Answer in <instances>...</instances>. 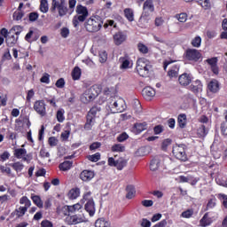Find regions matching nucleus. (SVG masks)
<instances>
[{
    "mask_svg": "<svg viewBox=\"0 0 227 227\" xmlns=\"http://www.w3.org/2000/svg\"><path fill=\"white\" fill-rule=\"evenodd\" d=\"M75 12L76 15L73 18V26L77 27L80 22H84L88 19L90 12H88V8L82 4H78Z\"/></svg>",
    "mask_w": 227,
    "mask_h": 227,
    "instance_id": "7ed1b4c3",
    "label": "nucleus"
},
{
    "mask_svg": "<svg viewBox=\"0 0 227 227\" xmlns=\"http://www.w3.org/2000/svg\"><path fill=\"white\" fill-rule=\"evenodd\" d=\"M112 152H125V146L121 144H115L112 146Z\"/></svg>",
    "mask_w": 227,
    "mask_h": 227,
    "instance_id": "864d4df0",
    "label": "nucleus"
},
{
    "mask_svg": "<svg viewBox=\"0 0 227 227\" xmlns=\"http://www.w3.org/2000/svg\"><path fill=\"white\" fill-rule=\"evenodd\" d=\"M175 19H176L179 22H187V13L183 12V13H179L176 14L175 16Z\"/></svg>",
    "mask_w": 227,
    "mask_h": 227,
    "instance_id": "603ef678",
    "label": "nucleus"
},
{
    "mask_svg": "<svg viewBox=\"0 0 227 227\" xmlns=\"http://www.w3.org/2000/svg\"><path fill=\"white\" fill-rule=\"evenodd\" d=\"M120 61L121 63V68H129L130 66V59L129 57H121L120 58Z\"/></svg>",
    "mask_w": 227,
    "mask_h": 227,
    "instance_id": "37998d69",
    "label": "nucleus"
},
{
    "mask_svg": "<svg viewBox=\"0 0 227 227\" xmlns=\"http://www.w3.org/2000/svg\"><path fill=\"white\" fill-rule=\"evenodd\" d=\"M40 12H42V13H47V12H49V1L41 0Z\"/></svg>",
    "mask_w": 227,
    "mask_h": 227,
    "instance_id": "58836bf2",
    "label": "nucleus"
},
{
    "mask_svg": "<svg viewBox=\"0 0 227 227\" xmlns=\"http://www.w3.org/2000/svg\"><path fill=\"white\" fill-rule=\"evenodd\" d=\"M80 178L82 182H90L95 178V172L93 170H83L80 174Z\"/></svg>",
    "mask_w": 227,
    "mask_h": 227,
    "instance_id": "dca6fc26",
    "label": "nucleus"
},
{
    "mask_svg": "<svg viewBox=\"0 0 227 227\" xmlns=\"http://www.w3.org/2000/svg\"><path fill=\"white\" fill-rule=\"evenodd\" d=\"M93 125H95V119H93V117H90V115H87L84 130H91V129H93Z\"/></svg>",
    "mask_w": 227,
    "mask_h": 227,
    "instance_id": "72a5a7b5",
    "label": "nucleus"
},
{
    "mask_svg": "<svg viewBox=\"0 0 227 227\" xmlns=\"http://www.w3.org/2000/svg\"><path fill=\"white\" fill-rule=\"evenodd\" d=\"M139 52H142V54H148V47L143 43H138L137 45Z\"/></svg>",
    "mask_w": 227,
    "mask_h": 227,
    "instance_id": "e2e57ef3",
    "label": "nucleus"
},
{
    "mask_svg": "<svg viewBox=\"0 0 227 227\" xmlns=\"http://www.w3.org/2000/svg\"><path fill=\"white\" fill-rule=\"evenodd\" d=\"M126 198L128 200H132V198H134V196H136V187H134V185L129 184L126 187Z\"/></svg>",
    "mask_w": 227,
    "mask_h": 227,
    "instance_id": "c756f323",
    "label": "nucleus"
},
{
    "mask_svg": "<svg viewBox=\"0 0 227 227\" xmlns=\"http://www.w3.org/2000/svg\"><path fill=\"white\" fill-rule=\"evenodd\" d=\"M31 200L33 203L36 205V207H38L39 208H43V202L42 201V199L40 198V196L32 195Z\"/></svg>",
    "mask_w": 227,
    "mask_h": 227,
    "instance_id": "e433bc0d",
    "label": "nucleus"
},
{
    "mask_svg": "<svg viewBox=\"0 0 227 227\" xmlns=\"http://www.w3.org/2000/svg\"><path fill=\"white\" fill-rule=\"evenodd\" d=\"M142 95L145 100H152L155 97V90L152 87H145L142 90Z\"/></svg>",
    "mask_w": 227,
    "mask_h": 227,
    "instance_id": "aec40b11",
    "label": "nucleus"
},
{
    "mask_svg": "<svg viewBox=\"0 0 227 227\" xmlns=\"http://www.w3.org/2000/svg\"><path fill=\"white\" fill-rule=\"evenodd\" d=\"M87 159L90 160V162H98V160L100 159V153H96L92 155H89Z\"/></svg>",
    "mask_w": 227,
    "mask_h": 227,
    "instance_id": "5fc2aeb1",
    "label": "nucleus"
},
{
    "mask_svg": "<svg viewBox=\"0 0 227 227\" xmlns=\"http://www.w3.org/2000/svg\"><path fill=\"white\" fill-rule=\"evenodd\" d=\"M190 91H192V93H200V91H203V84L201 83V81L196 80L192 82L191 86L189 87Z\"/></svg>",
    "mask_w": 227,
    "mask_h": 227,
    "instance_id": "6ab92c4d",
    "label": "nucleus"
},
{
    "mask_svg": "<svg viewBox=\"0 0 227 227\" xmlns=\"http://www.w3.org/2000/svg\"><path fill=\"white\" fill-rule=\"evenodd\" d=\"M56 10H58L59 17H65L68 12L67 0H52L51 11L56 12Z\"/></svg>",
    "mask_w": 227,
    "mask_h": 227,
    "instance_id": "423d86ee",
    "label": "nucleus"
},
{
    "mask_svg": "<svg viewBox=\"0 0 227 227\" xmlns=\"http://www.w3.org/2000/svg\"><path fill=\"white\" fill-rule=\"evenodd\" d=\"M171 143H172V140L170 138H167V139L163 140L162 145H161L162 150L167 151L168 146H171Z\"/></svg>",
    "mask_w": 227,
    "mask_h": 227,
    "instance_id": "052dcab7",
    "label": "nucleus"
},
{
    "mask_svg": "<svg viewBox=\"0 0 227 227\" xmlns=\"http://www.w3.org/2000/svg\"><path fill=\"white\" fill-rule=\"evenodd\" d=\"M101 111H102V108L100 106H93L89 111L87 116H90V118H93L95 120L97 118V115L100 114Z\"/></svg>",
    "mask_w": 227,
    "mask_h": 227,
    "instance_id": "c85d7f7f",
    "label": "nucleus"
},
{
    "mask_svg": "<svg viewBox=\"0 0 227 227\" xmlns=\"http://www.w3.org/2000/svg\"><path fill=\"white\" fill-rule=\"evenodd\" d=\"M159 160L157 159H153L151 160V163H150V169L151 171H157L159 169Z\"/></svg>",
    "mask_w": 227,
    "mask_h": 227,
    "instance_id": "49530a36",
    "label": "nucleus"
},
{
    "mask_svg": "<svg viewBox=\"0 0 227 227\" xmlns=\"http://www.w3.org/2000/svg\"><path fill=\"white\" fill-rule=\"evenodd\" d=\"M22 17H24V12L20 10H17L12 15L13 20H21Z\"/></svg>",
    "mask_w": 227,
    "mask_h": 227,
    "instance_id": "3c124183",
    "label": "nucleus"
},
{
    "mask_svg": "<svg viewBox=\"0 0 227 227\" xmlns=\"http://www.w3.org/2000/svg\"><path fill=\"white\" fill-rule=\"evenodd\" d=\"M81 208H82V205H81V203H76L73 206H67L68 212H71L72 214H74L75 212H79V210H81Z\"/></svg>",
    "mask_w": 227,
    "mask_h": 227,
    "instance_id": "a19ab883",
    "label": "nucleus"
},
{
    "mask_svg": "<svg viewBox=\"0 0 227 227\" xmlns=\"http://www.w3.org/2000/svg\"><path fill=\"white\" fill-rule=\"evenodd\" d=\"M147 129H148V123H146V121L137 122L131 128V132H133V134L137 135V134H141V132L146 130Z\"/></svg>",
    "mask_w": 227,
    "mask_h": 227,
    "instance_id": "2eb2a0df",
    "label": "nucleus"
},
{
    "mask_svg": "<svg viewBox=\"0 0 227 227\" xmlns=\"http://www.w3.org/2000/svg\"><path fill=\"white\" fill-rule=\"evenodd\" d=\"M99 61L101 63H106V61H107V51H101L99 52Z\"/></svg>",
    "mask_w": 227,
    "mask_h": 227,
    "instance_id": "13d9d810",
    "label": "nucleus"
},
{
    "mask_svg": "<svg viewBox=\"0 0 227 227\" xmlns=\"http://www.w3.org/2000/svg\"><path fill=\"white\" fill-rule=\"evenodd\" d=\"M207 89L211 93H219L221 83H219V81L213 79L208 82Z\"/></svg>",
    "mask_w": 227,
    "mask_h": 227,
    "instance_id": "f3484780",
    "label": "nucleus"
},
{
    "mask_svg": "<svg viewBox=\"0 0 227 227\" xmlns=\"http://www.w3.org/2000/svg\"><path fill=\"white\" fill-rule=\"evenodd\" d=\"M132 107H133V109H135L136 113H141V111L143 110V108L141 106V102H139L138 99H134L132 101Z\"/></svg>",
    "mask_w": 227,
    "mask_h": 227,
    "instance_id": "c03bdc74",
    "label": "nucleus"
},
{
    "mask_svg": "<svg viewBox=\"0 0 227 227\" xmlns=\"http://www.w3.org/2000/svg\"><path fill=\"white\" fill-rule=\"evenodd\" d=\"M34 111L40 116L43 117L47 115V105L43 100H37L34 103Z\"/></svg>",
    "mask_w": 227,
    "mask_h": 227,
    "instance_id": "9b49d317",
    "label": "nucleus"
},
{
    "mask_svg": "<svg viewBox=\"0 0 227 227\" xmlns=\"http://www.w3.org/2000/svg\"><path fill=\"white\" fill-rule=\"evenodd\" d=\"M125 40H127V35L122 32H118L114 35V42L115 45H121Z\"/></svg>",
    "mask_w": 227,
    "mask_h": 227,
    "instance_id": "393cba45",
    "label": "nucleus"
},
{
    "mask_svg": "<svg viewBox=\"0 0 227 227\" xmlns=\"http://www.w3.org/2000/svg\"><path fill=\"white\" fill-rule=\"evenodd\" d=\"M214 221L210 216H208V213H206L203 217L200 220V224L202 227L210 226Z\"/></svg>",
    "mask_w": 227,
    "mask_h": 227,
    "instance_id": "a878e982",
    "label": "nucleus"
},
{
    "mask_svg": "<svg viewBox=\"0 0 227 227\" xmlns=\"http://www.w3.org/2000/svg\"><path fill=\"white\" fill-rule=\"evenodd\" d=\"M11 31H12V35H14V36H18L19 38V35H20V33H22V27L20 26H16L14 27H12L11 29Z\"/></svg>",
    "mask_w": 227,
    "mask_h": 227,
    "instance_id": "4d7b16f0",
    "label": "nucleus"
},
{
    "mask_svg": "<svg viewBox=\"0 0 227 227\" xmlns=\"http://www.w3.org/2000/svg\"><path fill=\"white\" fill-rule=\"evenodd\" d=\"M140 224H141L142 227H151L152 226V222H150L146 218H143Z\"/></svg>",
    "mask_w": 227,
    "mask_h": 227,
    "instance_id": "338daca9",
    "label": "nucleus"
},
{
    "mask_svg": "<svg viewBox=\"0 0 227 227\" xmlns=\"http://www.w3.org/2000/svg\"><path fill=\"white\" fill-rule=\"evenodd\" d=\"M20 205H24L20 206L19 208L15 210L17 217H24L26 215V212H27V208L31 207V200L26 196H23L20 199Z\"/></svg>",
    "mask_w": 227,
    "mask_h": 227,
    "instance_id": "0eeeda50",
    "label": "nucleus"
},
{
    "mask_svg": "<svg viewBox=\"0 0 227 227\" xmlns=\"http://www.w3.org/2000/svg\"><path fill=\"white\" fill-rule=\"evenodd\" d=\"M40 82H43L44 84H49V82H51V75L45 73L40 79Z\"/></svg>",
    "mask_w": 227,
    "mask_h": 227,
    "instance_id": "680f3d73",
    "label": "nucleus"
},
{
    "mask_svg": "<svg viewBox=\"0 0 227 227\" xmlns=\"http://www.w3.org/2000/svg\"><path fill=\"white\" fill-rule=\"evenodd\" d=\"M192 47H195L196 49H200L201 47V36L197 35L195 36L192 42H191Z\"/></svg>",
    "mask_w": 227,
    "mask_h": 227,
    "instance_id": "79ce46f5",
    "label": "nucleus"
},
{
    "mask_svg": "<svg viewBox=\"0 0 227 227\" xmlns=\"http://www.w3.org/2000/svg\"><path fill=\"white\" fill-rule=\"evenodd\" d=\"M13 155L16 159H21L24 162H27V164L33 160V153H27V151L24 148L14 149Z\"/></svg>",
    "mask_w": 227,
    "mask_h": 227,
    "instance_id": "6e6552de",
    "label": "nucleus"
},
{
    "mask_svg": "<svg viewBox=\"0 0 227 227\" xmlns=\"http://www.w3.org/2000/svg\"><path fill=\"white\" fill-rule=\"evenodd\" d=\"M20 118L21 119V121H23V125L25 127H27V129H29V127H31V121H29V116L20 115Z\"/></svg>",
    "mask_w": 227,
    "mask_h": 227,
    "instance_id": "09e8293b",
    "label": "nucleus"
},
{
    "mask_svg": "<svg viewBox=\"0 0 227 227\" xmlns=\"http://www.w3.org/2000/svg\"><path fill=\"white\" fill-rule=\"evenodd\" d=\"M12 168L17 173H20L24 169V164L18 161L12 164Z\"/></svg>",
    "mask_w": 227,
    "mask_h": 227,
    "instance_id": "6e6d98bb",
    "label": "nucleus"
},
{
    "mask_svg": "<svg viewBox=\"0 0 227 227\" xmlns=\"http://www.w3.org/2000/svg\"><path fill=\"white\" fill-rule=\"evenodd\" d=\"M12 33H13V30H11L9 32V35L5 38V42L8 47H13L19 40V36H15V35H13Z\"/></svg>",
    "mask_w": 227,
    "mask_h": 227,
    "instance_id": "5701e85b",
    "label": "nucleus"
},
{
    "mask_svg": "<svg viewBox=\"0 0 227 227\" xmlns=\"http://www.w3.org/2000/svg\"><path fill=\"white\" fill-rule=\"evenodd\" d=\"M104 21L102 18L98 16H92L85 22V29L89 33H97V31H100L102 29V25Z\"/></svg>",
    "mask_w": 227,
    "mask_h": 227,
    "instance_id": "f257e3e1",
    "label": "nucleus"
},
{
    "mask_svg": "<svg viewBox=\"0 0 227 227\" xmlns=\"http://www.w3.org/2000/svg\"><path fill=\"white\" fill-rule=\"evenodd\" d=\"M39 155L42 157V159H49V157H51V153H49L45 148H42L40 150Z\"/></svg>",
    "mask_w": 227,
    "mask_h": 227,
    "instance_id": "0e129e2a",
    "label": "nucleus"
},
{
    "mask_svg": "<svg viewBox=\"0 0 227 227\" xmlns=\"http://www.w3.org/2000/svg\"><path fill=\"white\" fill-rule=\"evenodd\" d=\"M100 89L98 86L93 85L83 92V94L81 96V101L83 104H90V102H93V99L98 97Z\"/></svg>",
    "mask_w": 227,
    "mask_h": 227,
    "instance_id": "20e7f679",
    "label": "nucleus"
},
{
    "mask_svg": "<svg viewBox=\"0 0 227 227\" xmlns=\"http://www.w3.org/2000/svg\"><path fill=\"white\" fill-rule=\"evenodd\" d=\"M185 58L188 61H199L201 59V52L196 49H187L184 53Z\"/></svg>",
    "mask_w": 227,
    "mask_h": 227,
    "instance_id": "f8f14e48",
    "label": "nucleus"
},
{
    "mask_svg": "<svg viewBox=\"0 0 227 227\" xmlns=\"http://www.w3.org/2000/svg\"><path fill=\"white\" fill-rule=\"evenodd\" d=\"M81 223H84V217L79 216L77 215H68L66 217V223L69 226L74 224H79Z\"/></svg>",
    "mask_w": 227,
    "mask_h": 227,
    "instance_id": "4468645a",
    "label": "nucleus"
},
{
    "mask_svg": "<svg viewBox=\"0 0 227 227\" xmlns=\"http://www.w3.org/2000/svg\"><path fill=\"white\" fill-rule=\"evenodd\" d=\"M143 13L141 15L140 20L146 19V17H150V13L155 12V6L153 5V0H146L144 3L143 6Z\"/></svg>",
    "mask_w": 227,
    "mask_h": 227,
    "instance_id": "9d476101",
    "label": "nucleus"
},
{
    "mask_svg": "<svg viewBox=\"0 0 227 227\" xmlns=\"http://www.w3.org/2000/svg\"><path fill=\"white\" fill-rule=\"evenodd\" d=\"M110 111L112 113H123L127 109V105L125 100L121 98L116 97L113 98L109 102Z\"/></svg>",
    "mask_w": 227,
    "mask_h": 227,
    "instance_id": "39448f33",
    "label": "nucleus"
},
{
    "mask_svg": "<svg viewBox=\"0 0 227 227\" xmlns=\"http://www.w3.org/2000/svg\"><path fill=\"white\" fill-rule=\"evenodd\" d=\"M56 118L59 123H63L65 121V109L59 108L57 111Z\"/></svg>",
    "mask_w": 227,
    "mask_h": 227,
    "instance_id": "4c0bfd02",
    "label": "nucleus"
},
{
    "mask_svg": "<svg viewBox=\"0 0 227 227\" xmlns=\"http://www.w3.org/2000/svg\"><path fill=\"white\" fill-rule=\"evenodd\" d=\"M193 215H194V210L187 209L186 211H184L181 214V217H184V219H191V217H192Z\"/></svg>",
    "mask_w": 227,
    "mask_h": 227,
    "instance_id": "de8ad7c7",
    "label": "nucleus"
},
{
    "mask_svg": "<svg viewBox=\"0 0 227 227\" xmlns=\"http://www.w3.org/2000/svg\"><path fill=\"white\" fill-rule=\"evenodd\" d=\"M180 71V67L174 65L170 70H168V77H170V79H173V77H178V72Z\"/></svg>",
    "mask_w": 227,
    "mask_h": 227,
    "instance_id": "473e14b6",
    "label": "nucleus"
},
{
    "mask_svg": "<svg viewBox=\"0 0 227 227\" xmlns=\"http://www.w3.org/2000/svg\"><path fill=\"white\" fill-rule=\"evenodd\" d=\"M41 226L42 227H54V225L51 223V221L49 220H43L42 223H41Z\"/></svg>",
    "mask_w": 227,
    "mask_h": 227,
    "instance_id": "774afa93",
    "label": "nucleus"
},
{
    "mask_svg": "<svg viewBox=\"0 0 227 227\" xmlns=\"http://www.w3.org/2000/svg\"><path fill=\"white\" fill-rule=\"evenodd\" d=\"M95 227H111V222L106 218H98L95 223Z\"/></svg>",
    "mask_w": 227,
    "mask_h": 227,
    "instance_id": "2f4dec72",
    "label": "nucleus"
},
{
    "mask_svg": "<svg viewBox=\"0 0 227 227\" xmlns=\"http://www.w3.org/2000/svg\"><path fill=\"white\" fill-rule=\"evenodd\" d=\"M124 15L129 22H134V11L130 8L124 10Z\"/></svg>",
    "mask_w": 227,
    "mask_h": 227,
    "instance_id": "f704fd0d",
    "label": "nucleus"
},
{
    "mask_svg": "<svg viewBox=\"0 0 227 227\" xmlns=\"http://www.w3.org/2000/svg\"><path fill=\"white\" fill-rule=\"evenodd\" d=\"M173 155H175L176 159L179 160H183L185 162L187 160V154H185V145H176L172 149Z\"/></svg>",
    "mask_w": 227,
    "mask_h": 227,
    "instance_id": "1a4fd4ad",
    "label": "nucleus"
},
{
    "mask_svg": "<svg viewBox=\"0 0 227 227\" xmlns=\"http://www.w3.org/2000/svg\"><path fill=\"white\" fill-rule=\"evenodd\" d=\"M108 165L117 168L119 171H121L125 166H127V160L123 158H119L117 160L114 158L110 157L108 158Z\"/></svg>",
    "mask_w": 227,
    "mask_h": 227,
    "instance_id": "ddd939ff",
    "label": "nucleus"
},
{
    "mask_svg": "<svg viewBox=\"0 0 227 227\" xmlns=\"http://www.w3.org/2000/svg\"><path fill=\"white\" fill-rule=\"evenodd\" d=\"M217 58L214 57L211 59H207L206 62L209 65L213 74L217 75L219 74V67H217Z\"/></svg>",
    "mask_w": 227,
    "mask_h": 227,
    "instance_id": "a211bd4d",
    "label": "nucleus"
},
{
    "mask_svg": "<svg viewBox=\"0 0 227 227\" xmlns=\"http://www.w3.org/2000/svg\"><path fill=\"white\" fill-rule=\"evenodd\" d=\"M81 195V190L79 188H73L69 191L67 196L69 200H77Z\"/></svg>",
    "mask_w": 227,
    "mask_h": 227,
    "instance_id": "7c9ffc66",
    "label": "nucleus"
},
{
    "mask_svg": "<svg viewBox=\"0 0 227 227\" xmlns=\"http://www.w3.org/2000/svg\"><path fill=\"white\" fill-rule=\"evenodd\" d=\"M81 67H75L72 71V77L74 81H79L81 79Z\"/></svg>",
    "mask_w": 227,
    "mask_h": 227,
    "instance_id": "c9c22d12",
    "label": "nucleus"
},
{
    "mask_svg": "<svg viewBox=\"0 0 227 227\" xmlns=\"http://www.w3.org/2000/svg\"><path fill=\"white\" fill-rule=\"evenodd\" d=\"M177 123L180 129H185V126L187 125V115H185V114H179L177 117Z\"/></svg>",
    "mask_w": 227,
    "mask_h": 227,
    "instance_id": "bb28decb",
    "label": "nucleus"
},
{
    "mask_svg": "<svg viewBox=\"0 0 227 227\" xmlns=\"http://www.w3.org/2000/svg\"><path fill=\"white\" fill-rule=\"evenodd\" d=\"M207 134H208V129L207 128V126H205V124L200 125L197 129V136H198V137H206Z\"/></svg>",
    "mask_w": 227,
    "mask_h": 227,
    "instance_id": "cd10ccee",
    "label": "nucleus"
},
{
    "mask_svg": "<svg viewBox=\"0 0 227 227\" xmlns=\"http://www.w3.org/2000/svg\"><path fill=\"white\" fill-rule=\"evenodd\" d=\"M15 130H19L20 132V130H22V129H24V122L22 121V119H20V117L19 119L15 120Z\"/></svg>",
    "mask_w": 227,
    "mask_h": 227,
    "instance_id": "8fccbe9b",
    "label": "nucleus"
},
{
    "mask_svg": "<svg viewBox=\"0 0 227 227\" xmlns=\"http://www.w3.org/2000/svg\"><path fill=\"white\" fill-rule=\"evenodd\" d=\"M194 1L195 3H198L199 4H200V6L204 8V10H208V8H210L209 0H194Z\"/></svg>",
    "mask_w": 227,
    "mask_h": 227,
    "instance_id": "a18cd8bd",
    "label": "nucleus"
},
{
    "mask_svg": "<svg viewBox=\"0 0 227 227\" xmlns=\"http://www.w3.org/2000/svg\"><path fill=\"white\" fill-rule=\"evenodd\" d=\"M127 139H129V135L125 132L119 135L117 137V141H119V143H123V141H127Z\"/></svg>",
    "mask_w": 227,
    "mask_h": 227,
    "instance_id": "69168bd1",
    "label": "nucleus"
},
{
    "mask_svg": "<svg viewBox=\"0 0 227 227\" xmlns=\"http://www.w3.org/2000/svg\"><path fill=\"white\" fill-rule=\"evenodd\" d=\"M136 70L140 77H148L150 70H152V64H150V61L145 58L138 59Z\"/></svg>",
    "mask_w": 227,
    "mask_h": 227,
    "instance_id": "f03ea898",
    "label": "nucleus"
},
{
    "mask_svg": "<svg viewBox=\"0 0 227 227\" xmlns=\"http://www.w3.org/2000/svg\"><path fill=\"white\" fill-rule=\"evenodd\" d=\"M59 168L60 171H68V169L72 168V161H64L59 164Z\"/></svg>",
    "mask_w": 227,
    "mask_h": 227,
    "instance_id": "ea45409f",
    "label": "nucleus"
},
{
    "mask_svg": "<svg viewBox=\"0 0 227 227\" xmlns=\"http://www.w3.org/2000/svg\"><path fill=\"white\" fill-rule=\"evenodd\" d=\"M85 210L88 212L89 215L90 217H93L95 215V202L93 200H89L87 203L85 204Z\"/></svg>",
    "mask_w": 227,
    "mask_h": 227,
    "instance_id": "b1692460",
    "label": "nucleus"
},
{
    "mask_svg": "<svg viewBox=\"0 0 227 227\" xmlns=\"http://www.w3.org/2000/svg\"><path fill=\"white\" fill-rule=\"evenodd\" d=\"M39 36L36 35V29L30 28L28 33L25 36L26 42H28V43H33V42H36L38 40Z\"/></svg>",
    "mask_w": 227,
    "mask_h": 227,
    "instance_id": "412c9836",
    "label": "nucleus"
},
{
    "mask_svg": "<svg viewBox=\"0 0 227 227\" xmlns=\"http://www.w3.org/2000/svg\"><path fill=\"white\" fill-rule=\"evenodd\" d=\"M8 159H10V153L8 151H4L0 154V162H5Z\"/></svg>",
    "mask_w": 227,
    "mask_h": 227,
    "instance_id": "bf43d9fd",
    "label": "nucleus"
},
{
    "mask_svg": "<svg viewBox=\"0 0 227 227\" xmlns=\"http://www.w3.org/2000/svg\"><path fill=\"white\" fill-rule=\"evenodd\" d=\"M178 81L181 86H189L190 82H192V77H191V74L184 73L179 76Z\"/></svg>",
    "mask_w": 227,
    "mask_h": 227,
    "instance_id": "4be33fe9",
    "label": "nucleus"
}]
</instances>
